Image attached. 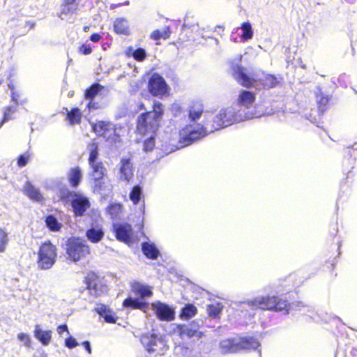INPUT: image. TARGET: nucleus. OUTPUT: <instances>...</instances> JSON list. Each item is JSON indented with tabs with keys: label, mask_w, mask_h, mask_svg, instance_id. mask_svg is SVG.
<instances>
[{
	"label": "nucleus",
	"mask_w": 357,
	"mask_h": 357,
	"mask_svg": "<svg viewBox=\"0 0 357 357\" xmlns=\"http://www.w3.org/2000/svg\"><path fill=\"white\" fill-rule=\"evenodd\" d=\"M24 192L26 195L31 200L40 202L43 200V197L38 188H36L29 181H27L24 185Z\"/></svg>",
	"instance_id": "f704fd0d"
},
{
	"label": "nucleus",
	"mask_w": 357,
	"mask_h": 357,
	"mask_svg": "<svg viewBox=\"0 0 357 357\" xmlns=\"http://www.w3.org/2000/svg\"><path fill=\"white\" fill-rule=\"evenodd\" d=\"M183 342L176 345L174 349V355L175 357H195V352H198L197 349L193 344L185 345Z\"/></svg>",
	"instance_id": "393cba45"
},
{
	"label": "nucleus",
	"mask_w": 357,
	"mask_h": 357,
	"mask_svg": "<svg viewBox=\"0 0 357 357\" xmlns=\"http://www.w3.org/2000/svg\"><path fill=\"white\" fill-rule=\"evenodd\" d=\"M155 148L160 151L157 155V157L159 158H163L165 155H167L176 150L175 146L168 143L167 141L158 142Z\"/></svg>",
	"instance_id": "ea45409f"
},
{
	"label": "nucleus",
	"mask_w": 357,
	"mask_h": 357,
	"mask_svg": "<svg viewBox=\"0 0 357 357\" xmlns=\"http://www.w3.org/2000/svg\"><path fill=\"white\" fill-rule=\"evenodd\" d=\"M255 93L249 90L242 89L238 95V107H245L249 108L252 105L255 100Z\"/></svg>",
	"instance_id": "cd10ccee"
},
{
	"label": "nucleus",
	"mask_w": 357,
	"mask_h": 357,
	"mask_svg": "<svg viewBox=\"0 0 357 357\" xmlns=\"http://www.w3.org/2000/svg\"><path fill=\"white\" fill-rule=\"evenodd\" d=\"M99 103L98 102H95L93 100H89L86 105V107L89 112L97 109L99 108Z\"/></svg>",
	"instance_id": "bf43d9fd"
},
{
	"label": "nucleus",
	"mask_w": 357,
	"mask_h": 357,
	"mask_svg": "<svg viewBox=\"0 0 357 357\" xmlns=\"http://www.w3.org/2000/svg\"><path fill=\"white\" fill-rule=\"evenodd\" d=\"M151 38L154 40H158L163 38L162 31L160 30H155L151 34Z\"/></svg>",
	"instance_id": "e2e57ef3"
},
{
	"label": "nucleus",
	"mask_w": 357,
	"mask_h": 357,
	"mask_svg": "<svg viewBox=\"0 0 357 357\" xmlns=\"http://www.w3.org/2000/svg\"><path fill=\"white\" fill-rule=\"evenodd\" d=\"M151 307L160 321H169L175 318L174 308L165 303L158 301L153 303Z\"/></svg>",
	"instance_id": "dca6fc26"
},
{
	"label": "nucleus",
	"mask_w": 357,
	"mask_h": 357,
	"mask_svg": "<svg viewBox=\"0 0 357 357\" xmlns=\"http://www.w3.org/2000/svg\"><path fill=\"white\" fill-rule=\"evenodd\" d=\"M150 303L144 298L128 296L122 303V306L128 310H139L147 312L150 309Z\"/></svg>",
	"instance_id": "a211bd4d"
},
{
	"label": "nucleus",
	"mask_w": 357,
	"mask_h": 357,
	"mask_svg": "<svg viewBox=\"0 0 357 357\" xmlns=\"http://www.w3.org/2000/svg\"><path fill=\"white\" fill-rule=\"evenodd\" d=\"M133 164L131 158L123 157L121 158L119 176L120 179L129 181L133 177Z\"/></svg>",
	"instance_id": "6ab92c4d"
},
{
	"label": "nucleus",
	"mask_w": 357,
	"mask_h": 357,
	"mask_svg": "<svg viewBox=\"0 0 357 357\" xmlns=\"http://www.w3.org/2000/svg\"><path fill=\"white\" fill-rule=\"evenodd\" d=\"M86 289L91 295L98 297L107 293L108 287L94 272H90L84 278Z\"/></svg>",
	"instance_id": "4468645a"
},
{
	"label": "nucleus",
	"mask_w": 357,
	"mask_h": 357,
	"mask_svg": "<svg viewBox=\"0 0 357 357\" xmlns=\"http://www.w3.org/2000/svg\"><path fill=\"white\" fill-rule=\"evenodd\" d=\"M56 331L59 335H62L63 333L66 332L70 334L67 324H63L57 326Z\"/></svg>",
	"instance_id": "052dcab7"
},
{
	"label": "nucleus",
	"mask_w": 357,
	"mask_h": 357,
	"mask_svg": "<svg viewBox=\"0 0 357 357\" xmlns=\"http://www.w3.org/2000/svg\"><path fill=\"white\" fill-rule=\"evenodd\" d=\"M122 205L119 203H112L106 208L107 213L112 218L116 217L121 211Z\"/></svg>",
	"instance_id": "09e8293b"
},
{
	"label": "nucleus",
	"mask_w": 357,
	"mask_h": 357,
	"mask_svg": "<svg viewBox=\"0 0 357 357\" xmlns=\"http://www.w3.org/2000/svg\"><path fill=\"white\" fill-rule=\"evenodd\" d=\"M94 311L107 323L113 324L116 321L115 313L105 304H98Z\"/></svg>",
	"instance_id": "5701e85b"
},
{
	"label": "nucleus",
	"mask_w": 357,
	"mask_h": 357,
	"mask_svg": "<svg viewBox=\"0 0 357 357\" xmlns=\"http://www.w3.org/2000/svg\"><path fill=\"white\" fill-rule=\"evenodd\" d=\"M141 250L144 255L149 259L155 260L160 255V252L154 243L145 241L141 243Z\"/></svg>",
	"instance_id": "a878e982"
},
{
	"label": "nucleus",
	"mask_w": 357,
	"mask_h": 357,
	"mask_svg": "<svg viewBox=\"0 0 357 357\" xmlns=\"http://www.w3.org/2000/svg\"><path fill=\"white\" fill-rule=\"evenodd\" d=\"M128 57H132L137 61H143L147 56L146 51L144 48L138 47L135 49L132 46H129L125 51Z\"/></svg>",
	"instance_id": "c9c22d12"
},
{
	"label": "nucleus",
	"mask_w": 357,
	"mask_h": 357,
	"mask_svg": "<svg viewBox=\"0 0 357 357\" xmlns=\"http://www.w3.org/2000/svg\"><path fill=\"white\" fill-rule=\"evenodd\" d=\"M82 179V172L79 167H73L68 174V180L70 186L77 188Z\"/></svg>",
	"instance_id": "473e14b6"
},
{
	"label": "nucleus",
	"mask_w": 357,
	"mask_h": 357,
	"mask_svg": "<svg viewBox=\"0 0 357 357\" xmlns=\"http://www.w3.org/2000/svg\"><path fill=\"white\" fill-rule=\"evenodd\" d=\"M17 105L13 104L5 107L4 110H6L8 114H13L17 111Z\"/></svg>",
	"instance_id": "69168bd1"
},
{
	"label": "nucleus",
	"mask_w": 357,
	"mask_h": 357,
	"mask_svg": "<svg viewBox=\"0 0 357 357\" xmlns=\"http://www.w3.org/2000/svg\"><path fill=\"white\" fill-rule=\"evenodd\" d=\"M131 290L136 296L144 298L146 301L153 294L152 287L139 282H134L131 285Z\"/></svg>",
	"instance_id": "aec40b11"
},
{
	"label": "nucleus",
	"mask_w": 357,
	"mask_h": 357,
	"mask_svg": "<svg viewBox=\"0 0 357 357\" xmlns=\"http://www.w3.org/2000/svg\"><path fill=\"white\" fill-rule=\"evenodd\" d=\"M90 167L92 169L91 176L92 177V179L93 180V182L105 178V176L107 174V169L104 167L102 162H100L99 164H96L93 165H90Z\"/></svg>",
	"instance_id": "58836bf2"
},
{
	"label": "nucleus",
	"mask_w": 357,
	"mask_h": 357,
	"mask_svg": "<svg viewBox=\"0 0 357 357\" xmlns=\"http://www.w3.org/2000/svg\"><path fill=\"white\" fill-rule=\"evenodd\" d=\"M172 111L174 117L179 118L184 117V112H187V110L184 109L181 105L177 103L172 105Z\"/></svg>",
	"instance_id": "3c124183"
},
{
	"label": "nucleus",
	"mask_w": 357,
	"mask_h": 357,
	"mask_svg": "<svg viewBox=\"0 0 357 357\" xmlns=\"http://www.w3.org/2000/svg\"><path fill=\"white\" fill-rule=\"evenodd\" d=\"M280 83L278 78L271 74H267L263 79L257 80V85L255 87L257 89H271L275 87Z\"/></svg>",
	"instance_id": "c756f323"
},
{
	"label": "nucleus",
	"mask_w": 357,
	"mask_h": 357,
	"mask_svg": "<svg viewBox=\"0 0 357 357\" xmlns=\"http://www.w3.org/2000/svg\"><path fill=\"white\" fill-rule=\"evenodd\" d=\"M11 115V114H8L6 110H3V118L0 121V128L5 123L8 122L12 119Z\"/></svg>",
	"instance_id": "680f3d73"
},
{
	"label": "nucleus",
	"mask_w": 357,
	"mask_h": 357,
	"mask_svg": "<svg viewBox=\"0 0 357 357\" xmlns=\"http://www.w3.org/2000/svg\"><path fill=\"white\" fill-rule=\"evenodd\" d=\"M203 112L204 110L202 105H199L197 108L193 106L187 110V112H184V118L188 116L190 122H195L201 117Z\"/></svg>",
	"instance_id": "37998d69"
},
{
	"label": "nucleus",
	"mask_w": 357,
	"mask_h": 357,
	"mask_svg": "<svg viewBox=\"0 0 357 357\" xmlns=\"http://www.w3.org/2000/svg\"><path fill=\"white\" fill-rule=\"evenodd\" d=\"M82 119V113L78 107H73L67 114L66 119L70 125L78 124Z\"/></svg>",
	"instance_id": "a18cd8bd"
},
{
	"label": "nucleus",
	"mask_w": 357,
	"mask_h": 357,
	"mask_svg": "<svg viewBox=\"0 0 357 357\" xmlns=\"http://www.w3.org/2000/svg\"><path fill=\"white\" fill-rule=\"evenodd\" d=\"M78 3L68 2L67 0H64L62 4V9L59 15V17L62 20L64 18L63 15H72L76 13L78 9Z\"/></svg>",
	"instance_id": "c03bdc74"
},
{
	"label": "nucleus",
	"mask_w": 357,
	"mask_h": 357,
	"mask_svg": "<svg viewBox=\"0 0 357 357\" xmlns=\"http://www.w3.org/2000/svg\"><path fill=\"white\" fill-rule=\"evenodd\" d=\"M247 118L245 114H243L241 110L236 111L235 108L229 107L222 108L218 112L206 111L204 112V125L209 128V132H213L242 121Z\"/></svg>",
	"instance_id": "7ed1b4c3"
},
{
	"label": "nucleus",
	"mask_w": 357,
	"mask_h": 357,
	"mask_svg": "<svg viewBox=\"0 0 357 357\" xmlns=\"http://www.w3.org/2000/svg\"><path fill=\"white\" fill-rule=\"evenodd\" d=\"M237 32H239L238 35L241 42H245L252 39L254 34L252 24L248 21L243 22L241 26L237 28Z\"/></svg>",
	"instance_id": "7c9ffc66"
},
{
	"label": "nucleus",
	"mask_w": 357,
	"mask_h": 357,
	"mask_svg": "<svg viewBox=\"0 0 357 357\" xmlns=\"http://www.w3.org/2000/svg\"><path fill=\"white\" fill-rule=\"evenodd\" d=\"M203 321H193L188 324H176L174 333L177 335L187 344H193L198 353H207L210 350L208 339L203 331H199Z\"/></svg>",
	"instance_id": "20e7f679"
},
{
	"label": "nucleus",
	"mask_w": 357,
	"mask_h": 357,
	"mask_svg": "<svg viewBox=\"0 0 357 357\" xmlns=\"http://www.w3.org/2000/svg\"><path fill=\"white\" fill-rule=\"evenodd\" d=\"M90 222L88 229L86 230L85 236L92 243H98L105 236V231L102 225V219L99 212L91 209L89 214Z\"/></svg>",
	"instance_id": "9d476101"
},
{
	"label": "nucleus",
	"mask_w": 357,
	"mask_h": 357,
	"mask_svg": "<svg viewBox=\"0 0 357 357\" xmlns=\"http://www.w3.org/2000/svg\"><path fill=\"white\" fill-rule=\"evenodd\" d=\"M92 130L99 137H102L111 146L118 147L121 143V135L124 127L110 121H98L91 124Z\"/></svg>",
	"instance_id": "0eeeda50"
},
{
	"label": "nucleus",
	"mask_w": 357,
	"mask_h": 357,
	"mask_svg": "<svg viewBox=\"0 0 357 357\" xmlns=\"http://www.w3.org/2000/svg\"><path fill=\"white\" fill-rule=\"evenodd\" d=\"M8 243V233L0 228V252H3Z\"/></svg>",
	"instance_id": "8fccbe9b"
},
{
	"label": "nucleus",
	"mask_w": 357,
	"mask_h": 357,
	"mask_svg": "<svg viewBox=\"0 0 357 357\" xmlns=\"http://www.w3.org/2000/svg\"><path fill=\"white\" fill-rule=\"evenodd\" d=\"M197 314V308L190 303H185L180 310L179 318L181 320H189Z\"/></svg>",
	"instance_id": "72a5a7b5"
},
{
	"label": "nucleus",
	"mask_w": 357,
	"mask_h": 357,
	"mask_svg": "<svg viewBox=\"0 0 357 357\" xmlns=\"http://www.w3.org/2000/svg\"><path fill=\"white\" fill-rule=\"evenodd\" d=\"M356 143H354L351 146H349L347 147L346 151L344 152V159L343 160V173L347 174V178L349 177V174L351 172V171L349 169H354L355 162H356V157H352L351 151L353 150H357V148L355 147Z\"/></svg>",
	"instance_id": "4be33fe9"
},
{
	"label": "nucleus",
	"mask_w": 357,
	"mask_h": 357,
	"mask_svg": "<svg viewBox=\"0 0 357 357\" xmlns=\"http://www.w3.org/2000/svg\"><path fill=\"white\" fill-rule=\"evenodd\" d=\"M52 331L43 330L41 325H35L33 337L43 346H48L52 341Z\"/></svg>",
	"instance_id": "412c9836"
},
{
	"label": "nucleus",
	"mask_w": 357,
	"mask_h": 357,
	"mask_svg": "<svg viewBox=\"0 0 357 357\" xmlns=\"http://www.w3.org/2000/svg\"><path fill=\"white\" fill-rule=\"evenodd\" d=\"M65 257L70 262L76 263L90 253V248L86 241L78 236H71L62 243Z\"/></svg>",
	"instance_id": "6e6552de"
},
{
	"label": "nucleus",
	"mask_w": 357,
	"mask_h": 357,
	"mask_svg": "<svg viewBox=\"0 0 357 357\" xmlns=\"http://www.w3.org/2000/svg\"><path fill=\"white\" fill-rule=\"evenodd\" d=\"M103 86L100 84H99L98 82H94L85 90V99L88 100H93L95 97L101 92Z\"/></svg>",
	"instance_id": "79ce46f5"
},
{
	"label": "nucleus",
	"mask_w": 357,
	"mask_h": 357,
	"mask_svg": "<svg viewBox=\"0 0 357 357\" xmlns=\"http://www.w3.org/2000/svg\"><path fill=\"white\" fill-rule=\"evenodd\" d=\"M56 249L50 242L43 243L38 252V266L40 269H50L56 262Z\"/></svg>",
	"instance_id": "ddd939ff"
},
{
	"label": "nucleus",
	"mask_w": 357,
	"mask_h": 357,
	"mask_svg": "<svg viewBox=\"0 0 357 357\" xmlns=\"http://www.w3.org/2000/svg\"><path fill=\"white\" fill-rule=\"evenodd\" d=\"M161 31H162L163 39H167V38H169L170 34H171V29L169 26H165V29Z\"/></svg>",
	"instance_id": "0e129e2a"
},
{
	"label": "nucleus",
	"mask_w": 357,
	"mask_h": 357,
	"mask_svg": "<svg viewBox=\"0 0 357 357\" xmlns=\"http://www.w3.org/2000/svg\"><path fill=\"white\" fill-rule=\"evenodd\" d=\"M164 114L163 105L154 101L153 109L140 114L137 117V130L142 135L151 134L143 142V151H151L155 146V135Z\"/></svg>",
	"instance_id": "f257e3e1"
},
{
	"label": "nucleus",
	"mask_w": 357,
	"mask_h": 357,
	"mask_svg": "<svg viewBox=\"0 0 357 357\" xmlns=\"http://www.w3.org/2000/svg\"><path fill=\"white\" fill-rule=\"evenodd\" d=\"M241 59L230 62L232 76L237 82L244 87H257V80L247 72V69L241 63Z\"/></svg>",
	"instance_id": "f8f14e48"
},
{
	"label": "nucleus",
	"mask_w": 357,
	"mask_h": 357,
	"mask_svg": "<svg viewBox=\"0 0 357 357\" xmlns=\"http://www.w3.org/2000/svg\"><path fill=\"white\" fill-rule=\"evenodd\" d=\"M220 349L222 354H231L239 351L238 342L235 338H227L220 341Z\"/></svg>",
	"instance_id": "bb28decb"
},
{
	"label": "nucleus",
	"mask_w": 357,
	"mask_h": 357,
	"mask_svg": "<svg viewBox=\"0 0 357 357\" xmlns=\"http://www.w3.org/2000/svg\"><path fill=\"white\" fill-rule=\"evenodd\" d=\"M129 197L134 205H137L142 199H144L143 187L140 184L135 185L130 192ZM139 211L140 215H142V220L136 226L139 230H141L144 228V219L145 215L144 199L142 200V204L139 206Z\"/></svg>",
	"instance_id": "f3484780"
},
{
	"label": "nucleus",
	"mask_w": 357,
	"mask_h": 357,
	"mask_svg": "<svg viewBox=\"0 0 357 357\" xmlns=\"http://www.w3.org/2000/svg\"><path fill=\"white\" fill-rule=\"evenodd\" d=\"M169 339L168 335L153 328L151 331L142 334L140 342L149 354L162 355L169 349Z\"/></svg>",
	"instance_id": "423d86ee"
},
{
	"label": "nucleus",
	"mask_w": 357,
	"mask_h": 357,
	"mask_svg": "<svg viewBox=\"0 0 357 357\" xmlns=\"http://www.w3.org/2000/svg\"><path fill=\"white\" fill-rule=\"evenodd\" d=\"M44 221L47 228L52 232L60 231L63 227V224L60 222L57 218L53 214L46 215Z\"/></svg>",
	"instance_id": "e433bc0d"
},
{
	"label": "nucleus",
	"mask_w": 357,
	"mask_h": 357,
	"mask_svg": "<svg viewBox=\"0 0 357 357\" xmlns=\"http://www.w3.org/2000/svg\"><path fill=\"white\" fill-rule=\"evenodd\" d=\"M111 191V185L106 178L94 181L93 192L107 195Z\"/></svg>",
	"instance_id": "4c0bfd02"
},
{
	"label": "nucleus",
	"mask_w": 357,
	"mask_h": 357,
	"mask_svg": "<svg viewBox=\"0 0 357 357\" xmlns=\"http://www.w3.org/2000/svg\"><path fill=\"white\" fill-rule=\"evenodd\" d=\"M114 31L116 34L129 36L130 33L129 22L125 17H118L113 24Z\"/></svg>",
	"instance_id": "2f4dec72"
},
{
	"label": "nucleus",
	"mask_w": 357,
	"mask_h": 357,
	"mask_svg": "<svg viewBox=\"0 0 357 357\" xmlns=\"http://www.w3.org/2000/svg\"><path fill=\"white\" fill-rule=\"evenodd\" d=\"M79 52L83 55H89L92 52V47L89 44H82L79 47Z\"/></svg>",
	"instance_id": "4d7b16f0"
},
{
	"label": "nucleus",
	"mask_w": 357,
	"mask_h": 357,
	"mask_svg": "<svg viewBox=\"0 0 357 357\" xmlns=\"http://www.w3.org/2000/svg\"><path fill=\"white\" fill-rule=\"evenodd\" d=\"M318 112L323 115L330 107L329 102L331 99V95H326L320 87L317 88L316 91Z\"/></svg>",
	"instance_id": "b1692460"
},
{
	"label": "nucleus",
	"mask_w": 357,
	"mask_h": 357,
	"mask_svg": "<svg viewBox=\"0 0 357 357\" xmlns=\"http://www.w3.org/2000/svg\"><path fill=\"white\" fill-rule=\"evenodd\" d=\"M349 191V186L345 183L342 182L340 184V192L338 194L337 204H338V203L340 202L345 201V199H344V195L345 194L346 195H347Z\"/></svg>",
	"instance_id": "603ef678"
},
{
	"label": "nucleus",
	"mask_w": 357,
	"mask_h": 357,
	"mask_svg": "<svg viewBox=\"0 0 357 357\" xmlns=\"http://www.w3.org/2000/svg\"><path fill=\"white\" fill-rule=\"evenodd\" d=\"M58 195L62 202L69 204L75 218L84 216L91 207L89 197L79 192L69 190L66 185L59 188Z\"/></svg>",
	"instance_id": "39448f33"
},
{
	"label": "nucleus",
	"mask_w": 357,
	"mask_h": 357,
	"mask_svg": "<svg viewBox=\"0 0 357 357\" xmlns=\"http://www.w3.org/2000/svg\"><path fill=\"white\" fill-rule=\"evenodd\" d=\"M239 351L256 350L260 346L257 339L253 337H243L238 340Z\"/></svg>",
	"instance_id": "c85d7f7f"
},
{
	"label": "nucleus",
	"mask_w": 357,
	"mask_h": 357,
	"mask_svg": "<svg viewBox=\"0 0 357 357\" xmlns=\"http://www.w3.org/2000/svg\"><path fill=\"white\" fill-rule=\"evenodd\" d=\"M17 339L19 341L23 342L26 347L30 348L31 347V339L29 334L20 333L17 335Z\"/></svg>",
	"instance_id": "864d4df0"
},
{
	"label": "nucleus",
	"mask_w": 357,
	"mask_h": 357,
	"mask_svg": "<svg viewBox=\"0 0 357 357\" xmlns=\"http://www.w3.org/2000/svg\"><path fill=\"white\" fill-rule=\"evenodd\" d=\"M29 160V155L27 153L21 154L17 158V165L20 167H25Z\"/></svg>",
	"instance_id": "6e6d98bb"
},
{
	"label": "nucleus",
	"mask_w": 357,
	"mask_h": 357,
	"mask_svg": "<svg viewBox=\"0 0 357 357\" xmlns=\"http://www.w3.org/2000/svg\"><path fill=\"white\" fill-rule=\"evenodd\" d=\"M249 306L255 307L261 310H271L274 312H282L287 314L290 311L296 310L298 307L302 314L311 311V307L305 305L302 301H296L290 303L286 295L272 296H259L248 302Z\"/></svg>",
	"instance_id": "f03ea898"
},
{
	"label": "nucleus",
	"mask_w": 357,
	"mask_h": 357,
	"mask_svg": "<svg viewBox=\"0 0 357 357\" xmlns=\"http://www.w3.org/2000/svg\"><path fill=\"white\" fill-rule=\"evenodd\" d=\"M11 101L14 103V105H19L20 98L21 97V94L20 92L15 91L10 93Z\"/></svg>",
	"instance_id": "13d9d810"
},
{
	"label": "nucleus",
	"mask_w": 357,
	"mask_h": 357,
	"mask_svg": "<svg viewBox=\"0 0 357 357\" xmlns=\"http://www.w3.org/2000/svg\"><path fill=\"white\" fill-rule=\"evenodd\" d=\"M64 345L68 349H73L78 346L79 343L73 336L69 335L65 339Z\"/></svg>",
	"instance_id": "5fc2aeb1"
},
{
	"label": "nucleus",
	"mask_w": 357,
	"mask_h": 357,
	"mask_svg": "<svg viewBox=\"0 0 357 357\" xmlns=\"http://www.w3.org/2000/svg\"><path fill=\"white\" fill-rule=\"evenodd\" d=\"M89 38L91 41L97 43L100 40L101 36L98 33H93L90 36Z\"/></svg>",
	"instance_id": "774afa93"
},
{
	"label": "nucleus",
	"mask_w": 357,
	"mask_h": 357,
	"mask_svg": "<svg viewBox=\"0 0 357 357\" xmlns=\"http://www.w3.org/2000/svg\"><path fill=\"white\" fill-rule=\"evenodd\" d=\"M112 231L116 238L121 242L129 244L132 242L133 229L128 222H116L112 225Z\"/></svg>",
	"instance_id": "2eb2a0df"
},
{
	"label": "nucleus",
	"mask_w": 357,
	"mask_h": 357,
	"mask_svg": "<svg viewBox=\"0 0 357 357\" xmlns=\"http://www.w3.org/2000/svg\"><path fill=\"white\" fill-rule=\"evenodd\" d=\"M223 309V305L220 303L211 304L207 306V312L211 319H219Z\"/></svg>",
	"instance_id": "49530a36"
},
{
	"label": "nucleus",
	"mask_w": 357,
	"mask_h": 357,
	"mask_svg": "<svg viewBox=\"0 0 357 357\" xmlns=\"http://www.w3.org/2000/svg\"><path fill=\"white\" fill-rule=\"evenodd\" d=\"M82 345L84 347V348L85 349V350L89 353V354H91V343L88 340H85V341H83L82 342Z\"/></svg>",
	"instance_id": "338daca9"
},
{
	"label": "nucleus",
	"mask_w": 357,
	"mask_h": 357,
	"mask_svg": "<svg viewBox=\"0 0 357 357\" xmlns=\"http://www.w3.org/2000/svg\"><path fill=\"white\" fill-rule=\"evenodd\" d=\"M331 82L335 85V88L340 86L346 89L349 83V76L346 73H342L337 78L332 77Z\"/></svg>",
	"instance_id": "de8ad7c7"
},
{
	"label": "nucleus",
	"mask_w": 357,
	"mask_h": 357,
	"mask_svg": "<svg viewBox=\"0 0 357 357\" xmlns=\"http://www.w3.org/2000/svg\"><path fill=\"white\" fill-rule=\"evenodd\" d=\"M88 151L89 152V157L88 160L89 165H93L101 162L98 160L99 156V148L97 143L93 142L89 144Z\"/></svg>",
	"instance_id": "a19ab883"
},
{
	"label": "nucleus",
	"mask_w": 357,
	"mask_h": 357,
	"mask_svg": "<svg viewBox=\"0 0 357 357\" xmlns=\"http://www.w3.org/2000/svg\"><path fill=\"white\" fill-rule=\"evenodd\" d=\"M148 92L153 97L163 99L169 96L170 87L164 77L158 73H153L148 79Z\"/></svg>",
	"instance_id": "9b49d317"
},
{
	"label": "nucleus",
	"mask_w": 357,
	"mask_h": 357,
	"mask_svg": "<svg viewBox=\"0 0 357 357\" xmlns=\"http://www.w3.org/2000/svg\"><path fill=\"white\" fill-rule=\"evenodd\" d=\"M209 128L206 125L202 126L199 123L189 124L183 128L179 132V142L184 146H189L200 140L208 135Z\"/></svg>",
	"instance_id": "1a4fd4ad"
}]
</instances>
